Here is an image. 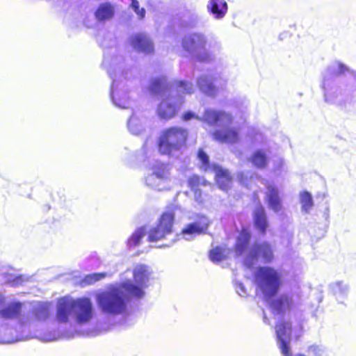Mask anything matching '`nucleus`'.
<instances>
[{"mask_svg":"<svg viewBox=\"0 0 356 356\" xmlns=\"http://www.w3.org/2000/svg\"><path fill=\"white\" fill-rule=\"evenodd\" d=\"M210 184L206 179L196 174L191 175L187 180V185L191 191L198 188L200 186H205Z\"/></svg>","mask_w":356,"mask_h":356,"instance_id":"c85d7f7f","label":"nucleus"},{"mask_svg":"<svg viewBox=\"0 0 356 356\" xmlns=\"http://www.w3.org/2000/svg\"><path fill=\"white\" fill-rule=\"evenodd\" d=\"M212 137L220 143L236 144L240 140L239 132L236 128L216 130L212 133Z\"/></svg>","mask_w":356,"mask_h":356,"instance_id":"ddd939ff","label":"nucleus"},{"mask_svg":"<svg viewBox=\"0 0 356 356\" xmlns=\"http://www.w3.org/2000/svg\"><path fill=\"white\" fill-rule=\"evenodd\" d=\"M296 356H305L303 354H298Z\"/></svg>","mask_w":356,"mask_h":356,"instance_id":"79ce46f5","label":"nucleus"},{"mask_svg":"<svg viewBox=\"0 0 356 356\" xmlns=\"http://www.w3.org/2000/svg\"><path fill=\"white\" fill-rule=\"evenodd\" d=\"M261 259L265 264L273 261L274 259L273 250L271 244L267 241L254 243L246 257V260L250 262L248 266L250 267L254 261Z\"/></svg>","mask_w":356,"mask_h":356,"instance_id":"423d86ee","label":"nucleus"},{"mask_svg":"<svg viewBox=\"0 0 356 356\" xmlns=\"http://www.w3.org/2000/svg\"><path fill=\"white\" fill-rule=\"evenodd\" d=\"M193 119H196L200 121L201 118L196 115L194 113L190 111L184 112L181 115V120L183 121H188Z\"/></svg>","mask_w":356,"mask_h":356,"instance_id":"4c0bfd02","label":"nucleus"},{"mask_svg":"<svg viewBox=\"0 0 356 356\" xmlns=\"http://www.w3.org/2000/svg\"><path fill=\"white\" fill-rule=\"evenodd\" d=\"M175 219V208L168 207V210L163 211L159 216L157 225L171 234L173 232V225Z\"/></svg>","mask_w":356,"mask_h":356,"instance_id":"a211bd4d","label":"nucleus"},{"mask_svg":"<svg viewBox=\"0 0 356 356\" xmlns=\"http://www.w3.org/2000/svg\"><path fill=\"white\" fill-rule=\"evenodd\" d=\"M295 307V302L291 295L284 293L273 299L270 302V307L274 314L284 316L291 311Z\"/></svg>","mask_w":356,"mask_h":356,"instance_id":"1a4fd4ad","label":"nucleus"},{"mask_svg":"<svg viewBox=\"0 0 356 356\" xmlns=\"http://www.w3.org/2000/svg\"><path fill=\"white\" fill-rule=\"evenodd\" d=\"M149 90L155 95L165 94L169 90L165 77H157L152 79L149 84Z\"/></svg>","mask_w":356,"mask_h":356,"instance_id":"393cba45","label":"nucleus"},{"mask_svg":"<svg viewBox=\"0 0 356 356\" xmlns=\"http://www.w3.org/2000/svg\"><path fill=\"white\" fill-rule=\"evenodd\" d=\"M253 225L261 235H265L269 227L266 210L261 204H259L252 212Z\"/></svg>","mask_w":356,"mask_h":356,"instance_id":"4468645a","label":"nucleus"},{"mask_svg":"<svg viewBox=\"0 0 356 356\" xmlns=\"http://www.w3.org/2000/svg\"><path fill=\"white\" fill-rule=\"evenodd\" d=\"M114 15L115 7L108 2L100 3L95 12V17L98 22L109 20Z\"/></svg>","mask_w":356,"mask_h":356,"instance_id":"412c9836","label":"nucleus"},{"mask_svg":"<svg viewBox=\"0 0 356 356\" xmlns=\"http://www.w3.org/2000/svg\"><path fill=\"white\" fill-rule=\"evenodd\" d=\"M189 132L186 128L171 126L163 129L157 138L156 147L161 155L172 156L187 145Z\"/></svg>","mask_w":356,"mask_h":356,"instance_id":"f03ea898","label":"nucleus"},{"mask_svg":"<svg viewBox=\"0 0 356 356\" xmlns=\"http://www.w3.org/2000/svg\"><path fill=\"white\" fill-rule=\"evenodd\" d=\"M197 85L200 89L209 95H213L216 93V88L212 83L209 81L208 78L205 76H200L197 80Z\"/></svg>","mask_w":356,"mask_h":356,"instance_id":"c756f323","label":"nucleus"},{"mask_svg":"<svg viewBox=\"0 0 356 356\" xmlns=\"http://www.w3.org/2000/svg\"><path fill=\"white\" fill-rule=\"evenodd\" d=\"M307 353L310 356H321L323 350L318 346L312 345L308 347Z\"/></svg>","mask_w":356,"mask_h":356,"instance_id":"c9c22d12","label":"nucleus"},{"mask_svg":"<svg viewBox=\"0 0 356 356\" xmlns=\"http://www.w3.org/2000/svg\"><path fill=\"white\" fill-rule=\"evenodd\" d=\"M197 157L200 162V169L204 172L213 171V166L218 165L217 163H211L209 156L202 148L198 149Z\"/></svg>","mask_w":356,"mask_h":356,"instance_id":"a878e982","label":"nucleus"},{"mask_svg":"<svg viewBox=\"0 0 356 356\" xmlns=\"http://www.w3.org/2000/svg\"><path fill=\"white\" fill-rule=\"evenodd\" d=\"M145 236L144 228L136 229L128 238L127 243L129 247H136L139 245L140 241Z\"/></svg>","mask_w":356,"mask_h":356,"instance_id":"473e14b6","label":"nucleus"},{"mask_svg":"<svg viewBox=\"0 0 356 356\" xmlns=\"http://www.w3.org/2000/svg\"><path fill=\"white\" fill-rule=\"evenodd\" d=\"M249 161L257 168H266L268 164V157L264 149L255 150L249 158Z\"/></svg>","mask_w":356,"mask_h":356,"instance_id":"5701e85b","label":"nucleus"},{"mask_svg":"<svg viewBox=\"0 0 356 356\" xmlns=\"http://www.w3.org/2000/svg\"><path fill=\"white\" fill-rule=\"evenodd\" d=\"M23 303L19 301L11 302L0 309V318L13 320L22 316Z\"/></svg>","mask_w":356,"mask_h":356,"instance_id":"dca6fc26","label":"nucleus"},{"mask_svg":"<svg viewBox=\"0 0 356 356\" xmlns=\"http://www.w3.org/2000/svg\"><path fill=\"white\" fill-rule=\"evenodd\" d=\"M254 280L266 299H271L277 296L282 285L281 274L270 266L259 267L255 272Z\"/></svg>","mask_w":356,"mask_h":356,"instance_id":"7ed1b4c3","label":"nucleus"},{"mask_svg":"<svg viewBox=\"0 0 356 356\" xmlns=\"http://www.w3.org/2000/svg\"><path fill=\"white\" fill-rule=\"evenodd\" d=\"M132 9L138 15L140 19H143L145 16V10L144 8H139V2L137 0H131V3Z\"/></svg>","mask_w":356,"mask_h":356,"instance_id":"f704fd0d","label":"nucleus"},{"mask_svg":"<svg viewBox=\"0 0 356 356\" xmlns=\"http://www.w3.org/2000/svg\"><path fill=\"white\" fill-rule=\"evenodd\" d=\"M4 302V298L1 296H0V305Z\"/></svg>","mask_w":356,"mask_h":356,"instance_id":"a19ab883","label":"nucleus"},{"mask_svg":"<svg viewBox=\"0 0 356 356\" xmlns=\"http://www.w3.org/2000/svg\"><path fill=\"white\" fill-rule=\"evenodd\" d=\"M177 86L182 88L181 92L190 94L192 92V84L187 81H179L177 83Z\"/></svg>","mask_w":356,"mask_h":356,"instance_id":"e433bc0d","label":"nucleus"},{"mask_svg":"<svg viewBox=\"0 0 356 356\" xmlns=\"http://www.w3.org/2000/svg\"><path fill=\"white\" fill-rule=\"evenodd\" d=\"M129 42L131 47L138 52L145 54H152L154 53V42L145 33H138L131 35Z\"/></svg>","mask_w":356,"mask_h":356,"instance_id":"9d476101","label":"nucleus"},{"mask_svg":"<svg viewBox=\"0 0 356 356\" xmlns=\"http://www.w3.org/2000/svg\"><path fill=\"white\" fill-rule=\"evenodd\" d=\"M207 38L200 33H191L185 35L181 40L183 49L194 54L200 63H209L212 60L211 54L207 50Z\"/></svg>","mask_w":356,"mask_h":356,"instance_id":"20e7f679","label":"nucleus"},{"mask_svg":"<svg viewBox=\"0 0 356 356\" xmlns=\"http://www.w3.org/2000/svg\"><path fill=\"white\" fill-rule=\"evenodd\" d=\"M209 226V222L205 216H200L194 222L186 225L181 231L182 235H196L205 232Z\"/></svg>","mask_w":356,"mask_h":356,"instance_id":"f3484780","label":"nucleus"},{"mask_svg":"<svg viewBox=\"0 0 356 356\" xmlns=\"http://www.w3.org/2000/svg\"><path fill=\"white\" fill-rule=\"evenodd\" d=\"M153 175L159 179L166 180L170 177L169 169L165 164L157 165L154 168Z\"/></svg>","mask_w":356,"mask_h":356,"instance_id":"7c9ffc66","label":"nucleus"},{"mask_svg":"<svg viewBox=\"0 0 356 356\" xmlns=\"http://www.w3.org/2000/svg\"><path fill=\"white\" fill-rule=\"evenodd\" d=\"M50 314V307L48 303H40L31 311L32 319L38 322L47 320Z\"/></svg>","mask_w":356,"mask_h":356,"instance_id":"b1692460","label":"nucleus"},{"mask_svg":"<svg viewBox=\"0 0 356 356\" xmlns=\"http://www.w3.org/2000/svg\"><path fill=\"white\" fill-rule=\"evenodd\" d=\"M73 312L79 324L88 323L94 316V309L90 298L81 297L73 299Z\"/></svg>","mask_w":356,"mask_h":356,"instance_id":"0eeeda50","label":"nucleus"},{"mask_svg":"<svg viewBox=\"0 0 356 356\" xmlns=\"http://www.w3.org/2000/svg\"><path fill=\"white\" fill-rule=\"evenodd\" d=\"M73 298L62 297L57 301L56 318L59 323H67L73 312Z\"/></svg>","mask_w":356,"mask_h":356,"instance_id":"f8f14e48","label":"nucleus"},{"mask_svg":"<svg viewBox=\"0 0 356 356\" xmlns=\"http://www.w3.org/2000/svg\"><path fill=\"white\" fill-rule=\"evenodd\" d=\"M148 277L147 266L137 265L133 270V278L136 283L126 280L100 293L97 296L99 307L104 313L114 316L124 313L127 303L131 298L140 299L143 297V289L146 286Z\"/></svg>","mask_w":356,"mask_h":356,"instance_id":"f257e3e1","label":"nucleus"},{"mask_svg":"<svg viewBox=\"0 0 356 356\" xmlns=\"http://www.w3.org/2000/svg\"><path fill=\"white\" fill-rule=\"evenodd\" d=\"M250 239V232L246 228H243L234 246V251L237 255H242L246 251Z\"/></svg>","mask_w":356,"mask_h":356,"instance_id":"aec40b11","label":"nucleus"},{"mask_svg":"<svg viewBox=\"0 0 356 356\" xmlns=\"http://www.w3.org/2000/svg\"><path fill=\"white\" fill-rule=\"evenodd\" d=\"M347 71H348V68L345 65L342 63L339 64V72L340 74H343Z\"/></svg>","mask_w":356,"mask_h":356,"instance_id":"ea45409f","label":"nucleus"},{"mask_svg":"<svg viewBox=\"0 0 356 356\" xmlns=\"http://www.w3.org/2000/svg\"><path fill=\"white\" fill-rule=\"evenodd\" d=\"M194 194V197L196 201L201 202H202V192L200 189L196 188L192 191Z\"/></svg>","mask_w":356,"mask_h":356,"instance_id":"58836bf2","label":"nucleus"},{"mask_svg":"<svg viewBox=\"0 0 356 356\" xmlns=\"http://www.w3.org/2000/svg\"><path fill=\"white\" fill-rule=\"evenodd\" d=\"M106 273H94L90 275L86 276V282L89 284H92L95 283L97 281H99L104 277H106Z\"/></svg>","mask_w":356,"mask_h":356,"instance_id":"72a5a7b5","label":"nucleus"},{"mask_svg":"<svg viewBox=\"0 0 356 356\" xmlns=\"http://www.w3.org/2000/svg\"><path fill=\"white\" fill-rule=\"evenodd\" d=\"M213 171L215 173L214 181L217 187L225 192L229 191L233 184V176L230 171L220 165H215Z\"/></svg>","mask_w":356,"mask_h":356,"instance_id":"9b49d317","label":"nucleus"},{"mask_svg":"<svg viewBox=\"0 0 356 356\" xmlns=\"http://www.w3.org/2000/svg\"><path fill=\"white\" fill-rule=\"evenodd\" d=\"M266 196V202L268 207L274 212L277 213L282 209V200L279 195L278 189L273 186H268Z\"/></svg>","mask_w":356,"mask_h":356,"instance_id":"6ab92c4d","label":"nucleus"},{"mask_svg":"<svg viewBox=\"0 0 356 356\" xmlns=\"http://www.w3.org/2000/svg\"><path fill=\"white\" fill-rule=\"evenodd\" d=\"M207 9L216 18L221 19L226 15L228 6L225 0H209Z\"/></svg>","mask_w":356,"mask_h":356,"instance_id":"4be33fe9","label":"nucleus"},{"mask_svg":"<svg viewBox=\"0 0 356 356\" xmlns=\"http://www.w3.org/2000/svg\"><path fill=\"white\" fill-rule=\"evenodd\" d=\"M168 235H170L169 233L164 231L163 229L156 225L149 230L147 233V241L149 242H157L165 238Z\"/></svg>","mask_w":356,"mask_h":356,"instance_id":"cd10ccee","label":"nucleus"},{"mask_svg":"<svg viewBox=\"0 0 356 356\" xmlns=\"http://www.w3.org/2000/svg\"><path fill=\"white\" fill-rule=\"evenodd\" d=\"M180 105L167 96L161 99L157 105L156 113L158 118L164 121H170L177 117Z\"/></svg>","mask_w":356,"mask_h":356,"instance_id":"6e6552de","label":"nucleus"},{"mask_svg":"<svg viewBox=\"0 0 356 356\" xmlns=\"http://www.w3.org/2000/svg\"><path fill=\"white\" fill-rule=\"evenodd\" d=\"M228 251L226 248L216 246L209 252V258L213 263H219L227 258Z\"/></svg>","mask_w":356,"mask_h":356,"instance_id":"bb28decb","label":"nucleus"},{"mask_svg":"<svg viewBox=\"0 0 356 356\" xmlns=\"http://www.w3.org/2000/svg\"><path fill=\"white\" fill-rule=\"evenodd\" d=\"M275 334L280 342L279 348L284 356H291L290 338L292 331V323L290 321L280 320L276 323Z\"/></svg>","mask_w":356,"mask_h":356,"instance_id":"39448f33","label":"nucleus"},{"mask_svg":"<svg viewBox=\"0 0 356 356\" xmlns=\"http://www.w3.org/2000/svg\"><path fill=\"white\" fill-rule=\"evenodd\" d=\"M200 121L204 122L211 126L221 121L231 123L233 120V118L230 113L222 111H215L212 109H206Z\"/></svg>","mask_w":356,"mask_h":356,"instance_id":"2eb2a0df","label":"nucleus"},{"mask_svg":"<svg viewBox=\"0 0 356 356\" xmlns=\"http://www.w3.org/2000/svg\"><path fill=\"white\" fill-rule=\"evenodd\" d=\"M300 203L302 211L308 212L314 205L311 194L307 191L300 193Z\"/></svg>","mask_w":356,"mask_h":356,"instance_id":"2f4dec72","label":"nucleus"}]
</instances>
